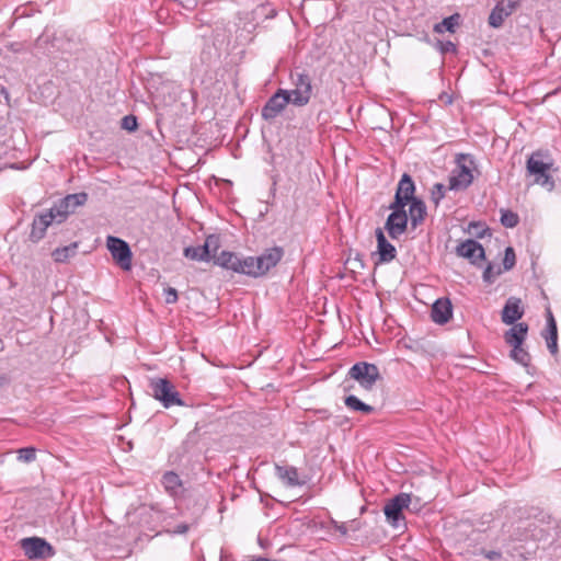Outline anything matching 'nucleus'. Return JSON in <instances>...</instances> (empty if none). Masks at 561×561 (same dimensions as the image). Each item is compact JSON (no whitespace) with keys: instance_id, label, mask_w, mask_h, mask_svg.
Listing matches in <instances>:
<instances>
[{"instance_id":"f257e3e1","label":"nucleus","mask_w":561,"mask_h":561,"mask_svg":"<svg viewBox=\"0 0 561 561\" xmlns=\"http://www.w3.org/2000/svg\"><path fill=\"white\" fill-rule=\"evenodd\" d=\"M455 162L456 169L449 178V190H466L474 179L473 171L477 169L474 157L470 153H457Z\"/></svg>"},{"instance_id":"f03ea898","label":"nucleus","mask_w":561,"mask_h":561,"mask_svg":"<svg viewBox=\"0 0 561 561\" xmlns=\"http://www.w3.org/2000/svg\"><path fill=\"white\" fill-rule=\"evenodd\" d=\"M551 165L550 162L543 160V154L540 151H536L527 160V174L534 176L535 184L541 185L548 191H552L554 181L549 173Z\"/></svg>"},{"instance_id":"7ed1b4c3","label":"nucleus","mask_w":561,"mask_h":561,"mask_svg":"<svg viewBox=\"0 0 561 561\" xmlns=\"http://www.w3.org/2000/svg\"><path fill=\"white\" fill-rule=\"evenodd\" d=\"M290 80L294 88L287 93L291 104L299 107L307 105L312 95L311 78L305 72H291Z\"/></svg>"},{"instance_id":"20e7f679","label":"nucleus","mask_w":561,"mask_h":561,"mask_svg":"<svg viewBox=\"0 0 561 561\" xmlns=\"http://www.w3.org/2000/svg\"><path fill=\"white\" fill-rule=\"evenodd\" d=\"M150 389L156 400L160 401L164 408L173 405H184L179 391L173 383L165 378H156L150 381Z\"/></svg>"},{"instance_id":"39448f33","label":"nucleus","mask_w":561,"mask_h":561,"mask_svg":"<svg viewBox=\"0 0 561 561\" xmlns=\"http://www.w3.org/2000/svg\"><path fill=\"white\" fill-rule=\"evenodd\" d=\"M88 202V194L85 192L68 194L59 199L48 211L54 215L56 222L60 224L67 217L76 213L78 207L83 206Z\"/></svg>"},{"instance_id":"423d86ee","label":"nucleus","mask_w":561,"mask_h":561,"mask_svg":"<svg viewBox=\"0 0 561 561\" xmlns=\"http://www.w3.org/2000/svg\"><path fill=\"white\" fill-rule=\"evenodd\" d=\"M410 503L411 495L409 493H399L386 503L383 513L392 527L399 528L400 526H405L402 511L408 508Z\"/></svg>"},{"instance_id":"0eeeda50","label":"nucleus","mask_w":561,"mask_h":561,"mask_svg":"<svg viewBox=\"0 0 561 561\" xmlns=\"http://www.w3.org/2000/svg\"><path fill=\"white\" fill-rule=\"evenodd\" d=\"M106 247L113 260L122 270L129 271L131 268L133 253L125 240L108 236L106 238Z\"/></svg>"},{"instance_id":"6e6552de","label":"nucleus","mask_w":561,"mask_h":561,"mask_svg":"<svg viewBox=\"0 0 561 561\" xmlns=\"http://www.w3.org/2000/svg\"><path fill=\"white\" fill-rule=\"evenodd\" d=\"M348 376L366 389L370 390L376 381L380 379V373L375 364L359 362L353 365L348 370Z\"/></svg>"},{"instance_id":"1a4fd4ad","label":"nucleus","mask_w":561,"mask_h":561,"mask_svg":"<svg viewBox=\"0 0 561 561\" xmlns=\"http://www.w3.org/2000/svg\"><path fill=\"white\" fill-rule=\"evenodd\" d=\"M21 548L28 559H45L55 554L51 545L39 537L23 538L21 540Z\"/></svg>"},{"instance_id":"9d476101","label":"nucleus","mask_w":561,"mask_h":561,"mask_svg":"<svg viewBox=\"0 0 561 561\" xmlns=\"http://www.w3.org/2000/svg\"><path fill=\"white\" fill-rule=\"evenodd\" d=\"M291 104V100L285 89H278L265 103L262 108L261 115L265 121H273L276 118L286 107L287 104Z\"/></svg>"},{"instance_id":"9b49d317","label":"nucleus","mask_w":561,"mask_h":561,"mask_svg":"<svg viewBox=\"0 0 561 561\" xmlns=\"http://www.w3.org/2000/svg\"><path fill=\"white\" fill-rule=\"evenodd\" d=\"M392 211L386 220L385 228L392 239L399 238L408 227L409 217L404 208H396L394 204L389 205Z\"/></svg>"},{"instance_id":"f8f14e48","label":"nucleus","mask_w":561,"mask_h":561,"mask_svg":"<svg viewBox=\"0 0 561 561\" xmlns=\"http://www.w3.org/2000/svg\"><path fill=\"white\" fill-rule=\"evenodd\" d=\"M415 193V185L414 182L408 173H404L399 183L394 195V201L392 204H394L396 208H405V206L412 202V199H417V197L414 196Z\"/></svg>"},{"instance_id":"ddd939ff","label":"nucleus","mask_w":561,"mask_h":561,"mask_svg":"<svg viewBox=\"0 0 561 561\" xmlns=\"http://www.w3.org/2000/svg\"><path fill=\"white\" fill-rule=\"evenodd\" d=\"M520 0H501L499 1L489 16L490 26L501 27L506 18H508L518 7Z\"/></svg>"},{"instance_id":"4468645a","label":"nucleus","mask_w":561,"mask_h":561,"mask_svg":"<svg viewBox=\"0 0 561 561\" xmlns=\"http://www.w3.org/2000/svg\"><path fill=\"white\" fill-rule=\"evenodd\" d=\"M456 253L458 256L468 259L472 264H479L485 256L483 247L473 239L461 242L456 248Z\"/></svg>"},{"instance_id":"2eb2a0df","label":"nucleus","mask_w":561,"mask_h":561,"mask_svg":"<svg viewBox=\"0 0 561 561\" xmlns=\"http://www.w3.org/2000/svg\"><path fill=\"white\" fill-rule=\"evenodd\" d=\"M524 316L522 300L516 297H510L502 310V321L507 325H514Z\"/></svg>"},{"instance_id":"dca6fc26","label":"nucleus","mask_w":561,"mask_h":561,"mask_svg":"<svg viewBox=\"0 0 561 561\" xmlns=\"http://www.w3.org/2000/svg\"><path fill=\"white\" fill-rule=\"evenodd\" d=\"M453 316V306L448 298L437 299L431 310L432 320L437 324H445Z\"/></svg>"},{"instance_id":"f3484780","label":"nucleus","mask_w":561,"mask_h":561,"mask_svg":"<svg viewBox=\"0 0 561 561\" xmlns=\"http://www.w3.org/2000/svg\"><path fill=\"white\" fill-rule=\"evenodd\" d=\"M56 221L51 213L46 211L36 216L32 222V229L30 232V239L34 242L39 241L44 238L47 227Z\"/></svg>"},{"instance_id":"a211bd4d","label":"nucleus","mask_w":561,"mask_h":561,"mask_svg":"<svg viewBox=\"0 0 561 561\" xmlns=\"http://www.w3.org/2000/svg\"><path fill=\"white\" fill-rule=\"evenodd\" d=\"M377 248L380 263H389L397 256V250L385 237L380 228L376 229Z\"/></svg>"},{"instance_id":"6ab92c4d","label":"nucleus","mask_w":561,"mask_h":561,"mask_svg":"<svg viewBox=\"0 0 561 561\" xmlns=\"http://www.w3.org/2000/svg\"><path fill=\"white\" fill-rule=\"evenodd\" d=\"M283 257L282 248H272L266 250L262 255L257 256V266L260 267L261 275L266 274L272 267Z\"/></svg>"},{"instance_id":"aec40b11","label":"nucleus","mask_w":561,"mask_h":561,"mask_svg":"<svg viewBox=\"0 0 561 561\" xmlns=\"http://www.w3.org/2000/svg\"><path fill=\"white\" fill-rule=\"evenodd\" d=\"M528 332V324L525 322H518L514 324L510 330H507L504 334L505 342L514 347L523 345Z\"/></svg>"},{"instance_id":"412c9836","label":"nucleus","mask_w":561,"mask_h":561,"mask_svg":"<svg viewBox=\"0 0 561 561\" xmlns=\"http://www.w3.org/2000/svg\"><path fill=\"white\" fill-rule=\"evenodd\" d=\"M276 476L282 482L289 488L302 485L304 482L299 480L298 470L293 466H275Z\"/></svg>"},{"instance_id":"4be33fe9","label":"nucleus","mask_w":561,"mask_h":561,"mask_svg":"<svg viewBox=\"0 0 561 561\" xmlns=\"http://www.w3.org/2000/svg\"><path fill=\"white\" fill-rule=\"evenodd\" d=\"M161 483L167 493L173 497H178L183 494V482L178 473L174 471H167L161 479Z\"/></svg>"},{"instance_id":"5701e85b","label":"nucleus","mask_w":561,"mask_h":561,"mask_svg":"<svg viewBox=\"0 0 561 561\" xmlns=\"http://www.w3.org/2000/svg\"><path fill=\"white\" fill-rule=\"evenodd\" d=\"M409 205H410V207H409V216L408 217L410 219L411 226L413 228H416L425 219V216L427 214L426 206H425V203L421 198L412 199V202H410Z\"/></svg>"},{"instance_id":"b1692460","label":"nucleus","mask_w":561,"mask_h":561,"mask_svg":"<svg viewBox=\"0 0 561 561\" xmlns=\"http://www.w3.org/2000/svg\"><path fill=\"white\" fill-rule=\"evenodd\" d=\"M257 256H248L240 259L239 267L237 273L245 274L248 276L252 277H260L261 272L260 267L257 266Z\"/></svg>"},{"instance_id":"393cba45","label":"nucleus","mask_w":561,"mask_h":561,"mask_svg":"<svg viewBox=\"0 0 561 561\" xmlns=\"http://www.w3.org/2000/svg\"><path fill=\"white\" fill-rule=\"evenodd\" d=\"M215 263L224 268L238 272L240 257L232 252L222 251L215 260Z\"/></svg>"},{"instance_id":"a878e982","label":"nucleus","mask_w":561,"mask_h":561,"mask_svg":"<svg viewBox=\"0 0 561 561\" xmlns=\"http://www.w3.org/2000/svg\"><path fill=\"white\" fill-rule=\"evenodd\" d=\"M78 243L73 242L69 245L57 248L51 252V256L57 263H65L77 253Z\"/></svg>"},{"instance_id":"bb28decb","label":"nucleus","mask_w":561,"mask_h":561,"mask_svg":"<svg viewBox=\"0 0 561 561\" xmlns=\"http://www.w3.org/2000/svg\"><path fill=\"white\" fill-rule=\"evenodd\" d=\"M460 15L458 13H455L448 18H445L442 22L436 23L434 25V32L435 33H444V32H455V27L459 23Z\"/></svg>"},{"instance_id":"cd10ccee","label":"nucleus","mask_w":561,"mask_h":561,"mask_svg":"<svg viewBox=\"0 0 561 561\" xmlns=\"http://www.w3.org/2000/svg\"><path fill=\"white\" fill-rule=\"evenodd\" d=\"M344 403L348 409H351L353 411H359L365 414H369V413L374 412V410H375L374 407L364 403L356 396H353V394L347 396L344 399Z\"/></svg>"},{"instance_id":"c85d7f7f","label":"nucleus","mask_w":561,"mask_h":561,"mask_svg":"<svg viewBox=\"0 0 561 561\" xmlns=\"http://www.w3.org/2000/svg\"><path fill=\"white\" fill-rule=\"evenodd\" d=\"M331 523L332 527L342 536H346L348 531H357L360 529V522L357 519H352L347 523H339L336 520H332Z\"/></svg>"},{"instance_id":"c756f323","label":"nucleus","mask_w":561,"mask_h":561,"mask_svg":"<svg viewBox=\"0 0 561 561\" xmlns=\"http://www.w3.org/2000/svg\"><path fill=\"white\" fill-rule=\"evenodd\" d=\"M219 237L216 234H210L206 238L203 248L206 250V254L209 256V261L213 259L214 261L218 256L216 254L217 250L219 249Z\"/></svg>"},{"instance_id":"7c9ffc66","label":"nucleus","mask_w":561,"mask_h":561,"mask_svg":"<svg viewBox=\"0 0 561 561\" xmlns=\"http://www.w3.org/2000/svg\"><path fill=\"white\" fill-rule=\"evenodd\" d=\"M184 255L193 261H209V256L206 254V250H204L203 245L185 248Z\"/></svg>"},{"instance_id":"2f4dec72","label":"nucleus","mask_w":561,"mask_h":561,"mask_svg":"<svg viewBox=\"0 0 561 561\" xmlns=\"http://www.w3.org/2000/svg\"><path fill=\"white\" fill-rule=\"evenodd\" d=\"M546 320H547V328H546V333L543 334L545 339L546 340L558 339L557 322H556V319L549 308L547 309Z\"/></svg>"},{"instance_id":"473e14b6","label":"nucleus","mask_w":561,"mask_h":561,"mask_svg":"<svg viewBox=\"0 0 561 561\" xmlns=\"http://www.w3.org/2000/svg\"><path fill=\"white\" fill-rule=\"evenodd\" d=\"M511 357L518 364L523 366H528L530 362L529 353L523 348V345L517 346V348L512 347Z\"/></svg>"},{"instance_id":"72a5a7b5","label":"nucleus","mask_w":561,"mask_h":561,"mask_svg":"<svg viewBox=\"0 0 561 561\" xmlns=\"http://www.w3.org/2000/svg\"><path fill=\"white\" fill-rule=\"evenodd\" d=\"M518 215L508 209L501 210V224L506 228H514L518 225Z\"/></svg>"},{"instance_id":"f704fd0d","label":"nucleus","mask_w":561,"mask_h":561,"mask_svg":"<svg viewBox=\"0 0 561 561\" xmlns=\"http://www.w3.org/2000/svg\"><path fill=\"white\" fill-rule=\"evenodd\" d=\"M502 274V268L501 267H496L494 268V266L492 264H488V266L485 267V270L483 271V280L488 284H492L495 282V279Z\"/></svg>"},{"instance_id":"c9c22d12","label":"nucleus","mask_w":561,"mask_h":561,"mask_svg":"<svg viewBox=\"0 0 561 561\" xmlns=\"http://www.w3.org/2000/svg\"><path fill=\"white\" fill-rule=\"evenodd\" d=\"M515 263H516V255H515L514 249L512 247H508L505 249L502 272L512 270L514 267Z\"/></svg>"},{"instance_id":"e433bc0d","label":"nucleus","mask_w":561,"mask_h":561,"mask_svg":"<svg viewBox=\"0 0 561 561\" xmlns=\"http://www.w3.org/2000/svg\"><path fill=\"white\" fill-rule=\"evenodd\" d=\"M445 185L442 183H436L431 191V199L435 205H438V203L445 197Z\"/></svg>"},{"instance_id":"4c0bfd02","label":"nucleus","mask_w":561,"mask_h":561,"mask_svg":"<svg viewBox=\"0 0 561 561\" xmlns=\"http://www.w3.org/2000/svg\"><path fill=\"white\" fill-rule=\"evenodd\" d=\"M19 456L18 459L24 462H31L35 460L36 457V450L33 447H25L19 449Z\"/></svg>"},{"instance_id":"58836bf2","label":"nucleus","mask_w":561,"mask_h":561,"mask_svg":"<svg viewBox=\"0 0 561 561\" xmlns=\"http://www.w3.org/2000/svg\"><path fill=\"white\" fill-rule=\"evenodd\" d=\"M164 299L168 305L175 304L178 301V291L172 287L164 289Z\"/></svg>"},{"instance_id":"ea45409f","label":"nucleus","mask_w":561,"mask_h":561,"mask_svg":"<svg viewBox=\"0 0 561 561\" xmlns=\"http://www.w3.org/2000/svg\"><path fill=\"white\" fill-rule=\"evenodd\" d=\"M123 128L129 130V131H133L137 128V122H136V117L133 116V115H128V116H125L123 118V124H122Z\"/></svg>"},{"instance_id":"a19ab883","label":"nucleus","mask_w":561,"mask_h":561,"mask_svg":"<svg viewBox=\"0 0 561 561\" xmlns=\"http://www.w3.org/2000/svg\"><path fill=\"white\" fill-rule=\"evenodd\" d=\"M438 45H439V49L443 54L456 51V45L450 41L438 42Z\"/></svg>"},{"instance_id":"79ce46f5","label":"nucleus","mask_w":561,"mask_h":561,"mask_svg":"<svg viewBox=\"0 0 561 561\" xmlns=\"http://www.w3.org/2000/svg\"><path fill=\"white\" fill-rule=\"evenodd\" d=\"M547 341V347L549 350V352L552 354V355H556L558 353V339H552V340H546Z\"/></svg>"},{"instance_id":"37998d69","label":"nucleus","mask_w":561,"mask_h":561,"mask_svg":"<svg viewBox=\"0 0 561 561\" xmlns=\"http://www.w3.org/2000/svg\"><path fill=\"white\" fill-rule=\"evenodd\" d=\"M188 529H190V526L185 523H182V524H179L172 533L176 534V535H182V534L187 533Z\"/></svg>"},{"instance_id":"c03bdc74","label":"nucleus","mask_w":561,"mask_h":561,"mask_svg":"<svg viewBox=\"0 0 561 561\" xmlns=\"http://www.w3.org/2000/svg\"><path fill=\"white\" fill-rule=\"evenodd\" d=\"M0 92H1V94L4 96L5 101L9 103V101H10V94H9V91L7 90V88L1 87Z\"/></svg>"},{"instance_id":"a18cd8bd","label":"nucleus","mask_w":561,"mask_h":561,"mask_svg":"<svg viewBox=\"0 0 561 561\" xmlns=\"http://www.w3.org/2000/svg\"><path fill=\"white\" fill-rule=\"evenodd\" d=\"M353 263H354V266H355V267H363V266H364L363 261H362L358 256H356V257L353 260Z\"/></svg>"}]
</instances>
